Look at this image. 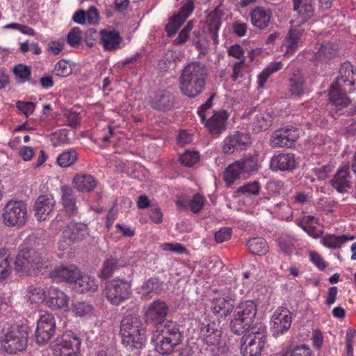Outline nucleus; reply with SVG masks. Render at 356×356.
Returning a JSON list of instances; mask_svg holds the SVG:
<instances>
[{
  "mask_svg": "<svg viewBox=\"0 0 356 356\" xmlns=\"http://www.w3.org/2000/svg\"><path fill=\"white\" fill-rule=\"evenodd\" d=\"M330 102L339 108L346 107L350 101L342 90H330L328 94Z\"/></svg>",
  "mask_w": 356,
  "mask_h": 356,
  "instance_id": "obj_43",
  "label": "nucleus"
},
{
  "mask_svg": "<svg viewBox=\"0 0 356 356\" xmlns=\"http://www.w3.org/2000/svg\"><path fill=\"white\" fill-rule=\"evenodd\" d=\"M290 86L295 89H300L304 86L305 79L299 71L293 74L289 79Z\"/></svg>",
  "mask_w": 356,
  "mask_h": 356,
  "instance_id": "obj_60",
  "label": "nucleus"
},
{
  "mask_svg": "<svg viewBox=\"0 0 356 356\" xmlns=\"http://www.w3.org/2000/svg\"><path fill=\"white\" fill-rule=\"evenodd\" d=\"M282 63L280 61L270 63L258 76V87L263 88L268 77L281 69Z\"/></svg>",
  "mask_w": 356,
  "mask_h": 356,
  "instance_id": "obj_45",
  "label": "nucleus"
},
{
  "mask_svg": "<svg viewBox=\"0 0 356 356\" xmlns=\"http://www.w3.org/2000/svg\"><path fill=\"white\" fill-rule=\"evenodd\" d=\"M124 266V262L122 260L111 257L104 262L101 277L104 279L108 278L116 270Z\"/></svg>",
  "mask_w": 356,
  "mask_h": 356,
  "instance_id": "obj_36",
  "label": "nucleus"
},
{
  "mask_svg": "<svg viewBox=\"0 0 356 356\" xmlns=\"http://www.w3.org/2000/svg\"><path fill=\"white\" fill-rule=\"evenodd\" d=\"M222 13L218 8L213 10L208 16L207 23L209 34L213 39L218 37V32L221 25Z\"/></svg>",
  "mask_w": 356,
  "mask_h": 356,
  "instance_id": "obj_33",
  "label": "nucleus"
},
{
  "mask_svg": "<svg viewBox=\"0 0 356 356\" xmlns=\"http://www.w3.org/2000/svg\"><path fill=\"white\" fill-rule=\"evenodd\" d=\"M330 183L338 192H346L351 187L349 166L346 165L339 169Z\"/></svg>",
  "mask_w": 356,
  "mask_h": 356,
  "instance_id": "obj_23",
  "label": "nucleus"
},
{
  "mask_svg": "<svg viewBox=\"0 0 356 356\" xmlns=\"http://www.w3.org/2000/svg\"><path fill=\"white\" fill-rule=\"evenodd\" d=\"M80 270L74 265L59 266L56 267L51 273V278L58 282L74 283L79 276Z\"/></svg>",
  "mask_w": 356,
  "mask_h": 356,
  "instance_id": "obj_20",
  "label": "nucleus"
},
{
  "mask_svg": "<svg viewBox=\"0 0 356 356\" xmlns=\"http://www.w3.org/2000/svg\"><path fill=\"white\" fill-rule=\"evenodd\" d=\"M77 160V154L73 149L65 151L56 159L57 164L61 168H67L73 165Z\"/></svg>",
  "mask_w": 356,
  "mask_h": 356,
  "instance_id": "obj_46",
  "label": "nucleus"
},
{
  "mask_svg": "<svg viewBox=\"0 0 356 356\" xmlns=\"http://www.w3.org/2000/svg\"><path fill=\"white\" fill-rule=\"evenodd\" d=\"M235 300L234 292L230 289H225L213 299L211 309L214 314L226 317L232 312Z\"/></svg>",
  "mask_w": 356,
  "mask_h": 356,
  "instance_id": "obj_11",
  "label": "nucleus"
},
{
  "mask_svg": "<svg viewBox=\"0 0 356 356\" xmlns=\"http://www.w3.org/2000/svg\"><path fill=\"white\" fill-rule=\"evenodd\" d=\"M55 327L56 323L52 314H44L41 315L38 321L35 332L36 342L40 344L47 342L54 335Z\"/></svg>",
  "mask_w": 356,
  "mask_h": 356,
  "instance_id": "obj_14",
  "label": "nucleus"
},
{
  "mask_svg": "<svg viewBox=\"0 0 356 356\" xmlns=\"http://www.w3.org/2000/svg\"><path fill=\"white\" fill-rule=\"evenodd\" d=\"M260 191V184L258 181L248 183L238 189V193L246 195H257Z\"/></svg>",
  "mask_w": 356,
  "mask_h": 356,
  "instance_id": "obj_54",
  "label": "nucleus"
},
{
  "mask_svg": "<svg viewBox=\"0 0 356 356\" xmlns=\"http://www.w3.org/2000/svg\"><path fill=\"white\" fill-rule=\"evenodd\" d=\"M16 106L26 117L31 115L35 110V104L30 102L18 101Z\"/></svg>",
  "mask_w": 356,
  "mask_h": 356,
  "instance_id": "obj_61",
  "label": "nucleus"
},
{
  "mask_svg": "<svg viewBox=\"0 0 356 356\" xmlns=\"http://www.w3.org/2000/svg\"><path fill=\"white\" fill-rule=\"evenodd\" d=\"M81 33V29L79 27H74L70 30L69 32L67 40V42L72 46V47H76L78 46L81 40V37L80 35Z\"/></svg>",
  "mask_w": 356,
  "mask_h": 356,
  "instance_id": "obj_56",
  "label": "nucleus"
},
{
  "mask_svg": "<svg viewBox=\"0 0 356 356\" xmlns=\"http://www.w3.org/2000/svg\"><path fill=\"white\" fill-rule=\"evenodd\" d=\"M232 233V229L229 227H222L215 233V240L218 243L227 241L231 238Z\"/></svg>",
  "mask_w": 356,
  "mask_h": 356,
  "instance_id": "obj_59",
  "label": "nucleus"
},
{
  "mask_svg": "<svg viewBox=\"0 0 356 356\" xmlns=\"http://www.w3.org/2000/svg\"><path fill=\"white\" fill-rule=\"evenodd\" d=\"M28 207L22 200H10L3 207L2 218L7 227L22 228L28 221Z\"/></svg>",
  "mask_w": 356,
  "mask_h": 356,
  "instance_id": "obj_6",
  "label": "nucleus"
},
{
  "mask_svg": "<svg viewBox=\"0 0 356 356\" xmlns=\"http://www.w3.org/2000/svg\"><path fill=\"white\" fill-rule=\"evenodd\" d=\"M339 75L331 83L329 89H342L356 83V68L348 61L341 65Z\"/></svg>",
  "mask_w": 356,
  "mask_h": 356,
  "instance_id": "obj_15",
  "label": "nucleus"
},
{
  "mask_svg": "<svg viewBox=\"0 0 356 356\" xmlns=\"http://www.w3.org/2000/svg\"><path fill=\"white\" fill-rule=\"evenodd\" d=\"M69 297L62 291L51 288L49 292L47 305L52 309H65L68 307Z\"/></svg>",
  "mask_w": 356,
  "mask_h": 356,
  "instance_id": "obj_24",
  "label": "nucleus"
},
{
  "mask_svg": "<svg viewBox=\"0 0 356 356\" xmlns=\"http://www.w3.org/2000/svg\"><path fill=\"white\" fill-rule=\"evenodd\" d=\"M299 138V131L293 127H285L276 130L271 136L270 143L274 148H290Z\"/></svg>",
  "mask_w": 356,
  "mask_h": 356,
  "instance_id": "obj_12",
  "label": "nucleus"
},
{
  "mask_svg": "<svg viewBox=\"0 0 356 356\" xmlns=\"http://www.w3.org/2000/svg\"><path fill=\"white\" fill-rule=\"evenodd\" d=\"M80 346V339L72 332H66L55 341L54 355V356H76Z\"/></svg>",
  "mask_w": 356,
  "mask_h": 356,
  "instance_id": "obj_9",
  "label": "nucleus"
},
{
  "mask_svg": "<svg viewBox=\"0 0 356 356\" xmlns=\"http://www.w3.org/2000/svg\"><path fill=\"white\" fill-rule=\"evenodd\" d=\"M56 200L51 195H42L38 197L34 204L35 217L38 220H45L54 210Z\"/></svg>",
  "mask_w": 356,
  "mask_h": 356,
  "instance_id": "obj_18",
  "label": "nucleus"
},
{
  "mask_svg": "<svg viewBox=\"0 0 356 356\" xmlns=\"http://www.w3.org/2000/svg\"><path fill=\"white\" fill-rule=\"evenodd\" d=\"M291 314L286 308L280 307L275 310L271 317L270 329L273 335L277 337L283 334L291 327Z\"/></svg>",
  "mask_w": 356,
  "mask_h": 356,
  "instance_id": "obj_13",
  "label": "nucleus"
},
{
  "mask_svg": "<svg viewBox=\"0 0 356 356\" xmlns=\"http://www.w3.org/2000/svg\"><path fill=\"white\" fill-rule=\"evenodd\" d=\"M243 175L240 163L238 161L230 164L224 172V180L228 186H230L234 181Z\"/></svg>",
  "mask_w": 356,
  "mask_h": 356,
  "instance_id": "obj_40",
  "label": "nucleus"
},
{
  "mask_svg": "<svg viewBox=\"0 0 356 356\" xmlns=\"http://www.w3.org/2000/svg\"><path fill=\"white\" fill-rule=\"evenodd\" d=\"M93 306L86 301H76L72 304V312L76 316L90 317L93 313Z\"/></svg>",
  "mask_w": 356,
  "mask_h": 356,
  "instance_id": "obj_41",
  "label": "nucleus"
},
{
  "mask_svg": "<svg viewBox=\"0 0 356 356\" xmlns=\"http://www.w3.org/2000/svg\"><path fill=\"white\" fill-rule=\"evenodd\" d=\"M247 245L250 251L254 254H264L268 250L266 241L260 237L249 240Z\"/></svg>",
  "mask_w": 356,
  "mask_h": 356,
  "instance_id": "obj_44",
  "label": "nucleus"
},
{
  "mask_svg": "<svg viewBox=\"0 0 356 356\" xmlns=\"http://www.w3.org/2000/svg\"><path fill=\"white\" fill-rule=\"evenodd\" d=\"M74 288L81 293L94 292L97 289V284L94 277L88 275H81L74 282Z\"/></svg>",
  "mask_w": 356,
  "mask_h": 356,
  "instance_id": "obj_32",
  "label": "nucleus"
},
{
  "mask_svg": "<svg viewBox=\"0 0 356 356\" xmlns=\"http://www.w3.org/2000/svg\"><path fill=\"white\" fill-rule=\"evenodd\" d=\"M74 187L81 192H90L97 186L95 178L86 174L76 175L72 181Z\"/></svg>",
  "mask_w": 356,
  "mask_h": 356,
  "instance_id": "obj_31",
  "label": "nucleus"
},
{
  "mask_svg": "<svg viewBox=\"0 0 356 356\" xmlns=\"http://www.w3.org/2000/svg\"><path fill=\"white\" fill-rule=\"evenodd\" d=\"M26 297L31 305L37 306L44 300L45 292L42 287L31 285L27 288Z\"/></svg>",
  "mask_w": 356,
  "mask_h": 356,
  "instance_id": "obj_38",
  "label": "nucleus"
},
{
  "mask_svg": "<svg viewBox=\"0 0 356 356\" xmlns=\"http://www.w3.org/2000/svg\"><path fill=\"white\" fill-rule=\"evenodd\" d=\"M229 117L225 110L215 111L209 119L205 118V120L201 122L211 135L219 136L226 130Z\"/></svg>",
  "mask_w": 356,
  "mask_h": 356,
  "instance_id": "obj_16",
  "label": "nucleus"
},
{
  "mask_svg": "<svg viewBox=\"0 0 356 356\" xmlns=\"http://www.w3.org/2000/svg\"><path fill=\"white\" fill-rule=\"evenodd\" d=\"M10 254L8 250L0 249V280L7 278L12 271Z\"/></svg>",
  "mask_w": 356,
  "mask_h": 356,
  "instance_id": "obj_37",
  "label": "nucleus"
},
{
  "mask_svg": "<svg viewBox=\"0 0 356 356\" xmlns=\"http://www.w3.org/2000/svg\"><path fill=\"white\" fill-rule=\"evenodd\" d=\"M172 104V98L165 90H156L151 100L152 106L156 109H163Z\"/></svg>",
  "mask_w": 356,
  "mask_h": 356,
  "instance_id": "obj_34",
  "label": "nucleus"
},
{
  "mask_svg": "<svg viewBox=\"0 0 356 356\" xmlns=\"http://www.w3.org/2000/svg\"><path fill=\"white\" fill-rule=\"evenodd\" d=\"M293 9L298 12L300 19V23L302 24L307 22L314 13L315 0H293Z\"/></svg>",
  "mask_w": 356,
  "mask_h": 356,
  "instance_id": "obj_26",
  "label": "nucleus"
},
{
  "mask_svg": "<svg viewBox=\"0 0 356 356\" xmlns=\"http://www.w3.org/2000/svg\"><path fill=\"white\" fill-rule=\"evenodd\" d=\"M13 72L17 79H19L22 82H24L29 79L31 70V67L26 65L18 64L14 67Z\"/></svg>",
  "mask_w": 356,
  "mask_h": 356,
  "instance_id": "obj_51",
  "label": "nucleus"
},
{
  "mask_svg": "<svg viewBox=\"0 0 356 356\" xmlns=\"http://www.w3.org/2000/svg\"><path fill=\"white\" fill-rule=\"evenodd\" d=\"M339 54L337 44L331 42H325L321 45L316 53V58L322 62H327L338 56Z\"/></svg>",
  "mask_w": 356,
  "mask_h": 356,
  "instance_id": "obj_29",
  "label": "nucleus"
},
{
  "mask_svg": "<svg viewBox=\"0 0 356 356\" xmlns=\"http://www.w3.org/2000/svg\"><path fill=\"white\" fill-rule=\"evenodd\" d=\"M243 174L255 172L259 168L257 156L248 154L238 161Z\"/></svg>",
  "mask_w": 356,
  "mask_h": 356,
  "instance_id": "obj_42",
  "label": "nucleus"
},
{
  "mask_svg": "<svg viewBox=\"0 0 356 356\" xmlns=\"http://www.w3.org/2000/svg\"><path fill=\"white\" fill-rule=\"evenodd\" d=\"M99 35L100 42L106 50L113 51L119 47L122 38L117 31L102 29Z\"/></svg>",
  "mask_w": 356,
  "mask_h": 356,
  "instance_id": "obj_25",
  "label": "nucleus"
},
{
  "mask_svg": "<svg viewBox=\"0 0 356 356\" xmlns=\"http://www.w3.org/2000/svg\"><path fill=\"white\" fill-rule=\"evenodd\" d=\"M143 290L147 294L158 293L160 290V283L156 278L149 279L143 286Z\"/></svg>",
  "mask_w": 356,
  "mask_h": 356,
  "instance_id": "obj_53",
  "label": "nucleus"
},
{
  "mask_svg": "<svg viewBox=\"0 0 356 356\" xmlns=\"http://www.w3.org/2000/svg\"><path fill=\"white\" fill-rule=\"evenodd\" d=\"M168 312V307L165 302L155 300L149 305L145 312L146 321L156 326L152 341L155 350L163 355L170 354L182 341V334L177 323L168 321L163 325Z\"/></svg>",
  "mask_w": 356,
  "mask_h": 356,
  "instance_id": "obj_1",
  "label": "nucleus"
},
{
  "mask_svg": "<svg viewBox=\"0 0 356 356\" xmlns=\"http://www.w3.org/2000/svg\"><path fill=\"white\" fill-rule=\"evenodd\" d=\"M193 28V21H189L186 26L181 31L177 38L174 40V43L175 44H182L185 43Z\"/></svg>",
  "mask_w": 356,
  "mask_h": 356,
  "instance_id": "obj_55",
  "label": "nucleus"
},
{
  "mask_svg": "<svg viewBox=\"0 0 356 356\" xmlns=\"http://www.w3.org/2000/svg\"><path fill=\"white\" fill-rule=\"evenodd\" d=\"M270 17L271 11L264 8L257 7L251 13V21L253 26L259 29H264L268 26Z\"/></svg>",
  "mask_w": 356,
  "mask_h": 356,
  "instance_id": "obj_28",
  "label": "nucleus"
},
{
  "mask_svg": "<svg viewBox=\"0 0 356 356\" xmlns=\"http://www.w3.org/2000/svg\"><path fill=\"white\" fill-rule=\"evenodd\" d=\"M277 243L280 250L285 254H291L295 250L296 240L291 236H281Z\"/></svg>",
  "mask_w": 356,
  "mask_h": 356,
  "instance_id": "obj_49",
  "label": "nucleus"
},
{
  "mask_svg": "<svg viewBox=\"0 0 356 356\" xmlns=\"http://www.w3.org/2000/svg\"><path fill=\"white\" fill-rule=\"evenodd\" d=\"M195 8L193 0H188L186 3H184L181 7L179 12L177 13L181 19H186L190 16Z\"/></svg>",
  "mask_w": 356,
  "mask_h": 356,
  "instance_id": "obj_58",
  "label": "nucleus"
},
{
  "mask_svg": "<svg viewBox=\"0 0 356 356\" xmlns=\"http://www.w3.org/2000/svg\"><path fill=\"white\" fill-rule=\"evenodd\" d=\"M184 22V19H181L179 15H174L165 26L167 35L171 37L175 35Z\"/></svg>",
  "mask_w": 356,
  "mask_h": 356,
  "instance_id": "obj_47",
  "label": "nucleus"
},
{
  "mask_svg": "<svg viewBox=\"0 0 356 356\" xmlns=\"http://www.w3.org/2000/svg\"><path fill=\"white\" fill-rule=\"evenodd\" d=\"M28 342L27 327L24 325L10 326L0 339V348L12 354L24 350Z\"/></svg>",
  "mask_w": 356,
  "mask_h": 356,
  "instance_id": "obj_4",
  "label": "nucleus"
},
{
  "mask_svg": "<svg viewBox=\"0 0 356 356\" xmlns=\"http://www.w3.org/2000/svg\"><path fill=\"white\" fill-rule=\"evenodd\" d=\"M250 144V138L248 134L235 131L224 139L222 152L225 154H232L238 148H247Z\"/></svg>",
  "mask_w": 356,
  "mask_h": 356,
  "instance_id": "obj_17",
  "label": "nucleus"
},
{
  "mask_svg": "<svg viewBox=\"0 0 356 356\" xmlns=\"http://www.w3.org/2000/svg\"><path fill=\"white\" fill-rule=\"evenodd\" d=\"M143 323L136 316H127L121 321L122 344L127 350L138 355L143 346Z\"/></svg>",
  "mask_w": 356,
  "mask_h": 356,
  "instance_id": "obj_2",
  "label": "nucleus"
},
{
  "mask_svg": "<svg viewBox=\"0 0 356 356\" xmlns=\"http://www.w3.org/2000/svg\"><path fill=\"white\" fill-rule=\"evenodd\" d=\"M249 115L252 118V129L255 132L266 130L271 124L273 118L269 112L260 113L254 109Z\"/></svg>",
  "mask_w": 356,
  "mask_h": 356,
  "instance_id": "obj_27",
  "label": "nucleus"
},
{
  "mask_svg": "<svg viewBox=\"0 0 356 356\" xmlns=\"http://www.w3.org/2000/svg\"><path fill=\"white\" fill-rule=\"evenodd\" d=\"M86 19L90 24H97L99 20V15L98 10L94 6H90L86 12Z\"/></svg>",
  "mask_w": 356,
  "mask_h": 356,
  "instance_id": "obj_63",
  "label": "nucleus"
},
{
  "mask_svg": "<svg viewBox=\"0 0 356 356\" xmlns=\"http://www.w3.org/2000/svg\"><path fill=\"white\" fill-rule=\"evenodd\" d=\"M353 238L354 237H348L346 235L335 236L333 234H326L322 237L321 243L327 248L335 249L339 248L346 241Z\"/></svg>",
  "mask_w": 356,
  "mask_h": 356,
  "instance_id": "obj_39",
  "label": "nucleus"
},
{
  "mask_svg": "<svg viewBox=\"0 0 356 356\" xmlns=\"http://www.w3.org/2000/svg\"><path fill=\"white\" fill-rule=\"evenodd\" d=\"M207 76L206 67L200 63H191L182 71L179 77L182 87L192 86L193 88H202L205 85Z\"/></svg>",
  "mask_w": 356,
  "mask_h": 356,
  "instance_id": "obj_8",
  "label": "nucleus"
},
{
  "mask_svg": "<svg viewBox=\"0 0 356 356\" xmlns=\"http://www.w3.org/2000/svg\"><path fill=\"white\" fill-rule=\"evenodd\" d=\"M53 72L56 76L66 77L72 74V69L68 62L60 60L55 65Z\"/></svg>",
  "mask_w": 356,
  "mask_h": 356,
  "instance_id": "obj_50",
  "label": "nucleus"
},
{
  "mask_svg": "<svg viewBox=\"0 0 356 356\" xmlns=\"http://www.w3.org/2000/svg\"><path fill=\"white\" fill-rule=\"evenodd\" d=\"M64 230L67 236H70L74 242L83 240L89 234L88 227L83 223L72 222Z\"/></svg>",
  "mask_w": 356,
  "mask_h": 356,
  "instance_id": "obj_30",
  "label": "nucleus"
},
{
  "mask_svg": "<svg viewBox=\"0 0 356 356\" xmlns=\"http://www.w3.org/2000/svg\"><path fill=\"white\" fill-rule=\"evenodd\" d=\"M311 261L320 270H323L327 267V264L323 257L317 252H311L309 254Z\"/></svg>",
  "mask_w": 356,
  "mask_h": 356,
  "instance_id": "obj_64",
  "label": "nucleus"
},
{
  "mask_svg": "<svg viewBox=\"0 0 356 356\" xmlns=\"http://www.w3.org/2000/svg\"><path fill=\"white\" fill-rule=\"evenodd\" d=\"M257 314V307L254 302L245 301L235 309L234 318L230 323L232 331L238 335L243 334L250 330V327Z\"/></svg>",
  "mask_w": 356,
  "mask_h": 356,
  "instance_id": "obj_5",
  "label": "nucleus"
},
{
  "mask_svg": "<svg viewBox=\"0 0 356 356\" xmlns=\"http://www.w3.org/2000/svg\"><path fill=\"white\" fill-rule=\"evenodd\" d=\"M49 261L40 252L33 249L21 250L15 261V270L19 274H31L48 267Z\"/></svg>",
  "mask_w": 356,
  "mask_h": 356,
  "instance_id": "obj_3",
  "label": "nucleus"
},
{
  "mask_svg": "<svg viewBox=\"0 0 356 356\" xmlns=\"http://www.w3.org/2000/svg\"><path fill=\"white\" fill-rule=\"evenodd\" d=\"M302 31L298 29H291L285 38L286 51L285 55H291L298 46V41L302 36Z\"/></svg>",
  "mask_w": 356,
  "mask_h": 356,
  "instance_id": "obj_35",
  "label": "nucleus"
},
{
  "mask_svg": "<svg viewBox=\"0 0 356 356\" xmlns=\"http://www.w3.org/2000/svg\"><path fill=\"white\" fill-rule=\"evenodd\" d=\"M298 162L295 155L291 153H283L273 156L270 161V168L275 172L291 171L297 167Z\"/></svg>",
  "mask_w": 356,
  "mask_h": 356,
  "instance_id": "obj_19",
  "label": "nucleus"
},
{
  "mask_svg": "<svg viewBox=\"0 0 356 356\" xmlns=\"http://www.w3.org/2000/svg\"><path fill=\"white\" fill-rule=\"evenodd\" d=\"M60 191V203L65 212L69 216L76 215L78 212V207L74 190L68 186H63Z\"/></svg>",
  "mask_w": 356,
  "mask_h": 356,
  "instance_id": "obj_22",
  "label": "nucleus"
},
{
  "mask_svg": "<svg viewBox=\"0 0 356 356\" xmlns=\"http://www.w3.org/2000/svg\"><path fill=\"white\" fill-rule=\"evenodd\" d=\"M131 284L124 280H113L110 282L106 289V293L108 300L113 305H120L127 299L131 294Z\"/></svg>",
  "mask_w": 356,
  "mask_h": 356,
  "instance_id": "obj_10",
  "label": "nucleus"
},
{
  "mask_svg": "<svg viewBox=\"0 0 356 356\" xmlns=\"http://www.w3.org/2000/svg\"><path fill=\"white\" fill-rule=\"evenodd\" d=\"M205 203V198L200 194H195L189 202V207L191 210L195 213H199Z\"/></svg>",
  "mask_w": 356,
  "mask_h": 356,
  "instance_id": "obj_52",
  "label": "nucleus"
},
{
  "mask_svg": "<svg viewBox=\"0 0 356 356\" xmlns=\"http://www.w3.org/2000/svg\"><path fill=\"white\" fill-rule=\"evenodd\" d=\"M74 243H75L70 236H67L65 231L63 230L62 236L58 243V248L60 251L67 250Z\"/></svg>",
  "mask_w": 356,
  "mask_h": 356,
  "instance_id": "obj_62",
  "label": "nucleus"
},
{
  "mask_svg": "<svg viewBox=\"0 0 356 356\" xmlns=\"http://www.w3.org/2000/svg\"><path fill=\"white\" fill-rule=\"evenodd\" d=\"M199 153L196 151L186 150L179 156V161L186 167H192L199 161Z\"/></svg>",
  "mask_w": 356,
  "mask_h": 356,
  "instance_id": "obj_48",
  "label": "nucleus"
},
{
  "mask_svg": "<svg viewBox=\"0 0 356 356\" xmlns=\"http://www.w3.org/2000/svg\"><path fill=\"white\" fill-rule=\"evenodd\" d=\"M200 337L209 346H216L220 342L221 331L215 323H202L199 326Z\"/></svg>",
  "mask_w": 356,
  "mask_h": 356,
  "instance_id": "obj_21",
  "label": "nucleus"
},
{
  "mask_svg": "<svg viewBox=\"0 0 356 356\" xmlns=\"http://www.w3.org/2000/svg\"><path fill=\"white\" fill-rule=\"evenodd\" d=\"M65 115L67 120V125L72 127L76 128L79 126L81 120V117L79 113L67 111L65 113Z\"/></svg>",
  "mask_w": 356,
  "mask_h": 356,
  "instance_id": "obj_57",
  "label": "nucleus"
},
{
  "mask_svg": "<svg viewBox=\"0 0 356 356\" xmlns=\"http://www.w3.org/2000/svg\"><path fill=\"white\" fill-rule=\"evenodd\" d=\"M241 338V353L243 356H259L266 343L263 330L252 327L244 332Z\"/></svg>",
  "mask_w": 356,
  "mask_h": 356,
  "instance_id": "obj_7",
  "label": "nucleus"
}]
</instances>
